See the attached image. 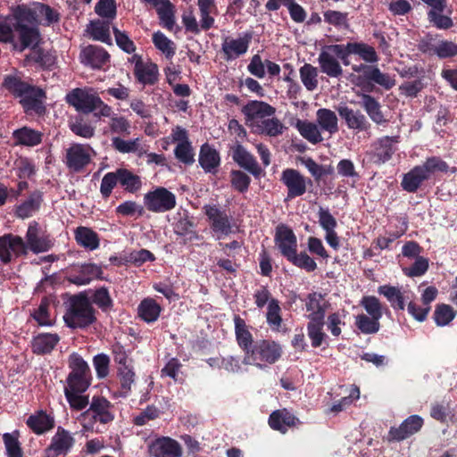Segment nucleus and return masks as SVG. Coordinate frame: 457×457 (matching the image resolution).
Returning a JSON list of instances; mask_svg holds the SVG:
<instances>
[{"instance_id": "obj_1", "label": "nucleus", "mask_w": 457, "mask_h": 457, "mask_svg": "<svg viewBox=\"0 0 457 457\" xmlns=\"http://www.w3.org/2000/svg\"><path fill=\"white\" fill-rule=\"evenodd\" d=\"M65 101L83 113L96 112V116L111 117L112 107L102 101L98 93L92 87H77L69 92Z\"/></svg>"}, {"instance_id": "obj_2", "label": "nucleus", "mask_w": 457, "mask_h": 457, "mask_svg": "<svg viewBox=\"0 0 457 457\" xmlns=\"http://www.w3.org/2000/svg\"><path fill=\"white\" fill-rule=\"evenodd\" d=\"M63 319L68 327L76 328L87 327L95 321L96 317L87 299L81 295H75L71 298Z\"/></svg>"}, {"instance_id": "obj_3", "label": "nucleus", "mask_w": 457, "mask_h": 457, "mask_svg": "<svg viewBox=\"0 0 457 457\" xmlns=\"http://www.w3.org/2000/svg\"><path fill=\"white\" fill-rule=\"evenodd\" d=\"M282 353L283 350L279 344L275 341L262 340L253 346L251 354L244 356L243 363L263 369L278 361Z\"/></svg>"}, {"instance_id": "obj_4", "label": "nucleus", "mask_w": 457, "mask_h": 457, "mask_svg": "<svg viewBox=\"0 0 457 457\" xmlns=\"http://www.w3.org/2000/svg\"><path fill=\"white\" fill-rule=\"evenodd\" d=\"M93 419L95 421H99L103 424L109 423L114 420V407L105 398L100 396H94L90 403V407L83 412L79 420L85 430L93 428V424L87 420Z\"/></svg>"}, {"instance_id": "obj_5", "label": "nucleus", "mask_w": 457, "mask_h": 457, "mask_svg": "<svg viewBox=\"0 0 457 457\" xmlns=\"http://www.w3.org/2000/svg\"><path fill=\"white\" fill-rule=\"evenodd\" d=\"M275 112V108L269 104L256 100L248 102L242 108L245 124L253 132H255L268 117L273 116Z\"/></svg>"}, {"instance_id": "obj_6", "label": "nucleus", "mask_w": 457, "mask_h": 457, "mask_svg": "<svg viewBox=\"0 0 457 457\" xmlns=\"http://www.w3.org/2000/svg\"><path fill=\"white\" fill-rule=\"evenodd\" d=\"M204 209L217 239H221L237 230L228 215L216 205H205Z\"/></svg>"}, {"instance_id": "obj_7", "label": "nucleus", "mask_w": 457, "mask_h": 457, "mask_svg": "<svg viewBox=\"0 0 457 457\" xmlns=\"http://www.w3.org/2000/svg\"><path fill=\"white\" fill-rule=\"evenodd\" d=\"M345 50L339 45L326 46L322 48L318 62L323 73L331 78L342 75L343 70L337 57H344Z\"/></svg>"}, {"instance_id": "obj_8", "label": "nucleus", "mask_w": 457, "mask_h": 457, "mask_svg": "<svg viewBox=\"0 0 457 457\" xmlns=\"http://www.w3.org/2000/svg\"><path fill=\"white\" fill-rule=\"evenodd\" d=\"M26 255L25 240L17 235L7 233L0 237V262L11 263Z\"/></svg>"}, {"instance_id": "obj_9", "label": "nucleus", "mask_w": 457, "mask_h": 457, "mask_svg": "<svg viewBox=\"0 0 457 457\" xmlns=\"http://www.w3.org/2000/svg\"><path fill=\"white\" fill-rule=\"evenodd\" d=\"M147 210L154 212H164L176 206V196L165 187H157L144 197Z\"/></svg>"}, {"instance_id": "obj_10", "label": "nucleus", "mask_w": 457, "mask_h": 457, "mask_svg": "<svg viewBox=\"0 0 457 457\" xmlns=\"http://www.w3.org/2000/svg\"><path fill=\"white\" fill-rule=\"evenodd\" d=\"M95 151L88 145L73 144L66 150L65 164L74 172L82 170L90 163Z\"/></svg>"}, {"instance_id": "obj_11", "label": "nucleus", "mask_w": 457, "mask_h": 457, "mask_svg": "<svg viewBox=\"0 0 457 457\" xmlns=\"http://www.w3.org/2000/svg\"><path fill=\"white\" fill-rule=\"evenodd\" d=\"M75 445L74 435L62 427H58L45 450V457H58L68 454Z\"/></svg>"}, {"instance_id": "obj_12", "label": "nucleus", "mask_w": 457, "mask_h": 457, "mask_svg": "<svg viewBox=\"0 0 457 457\" xmlns=\"http://www.w3.org/2000/svg\"><path fill=\"white\" fill-rule=\"evenodd\" d=\"M252 36L248 33L234 36H226L221 44V52L228 62L236 60L244 55L249 48Z\"/></svg>"}, {"instance_id": "obj_13", "label": "nucleus", "mask_w": 457, "mask_h": 457, "mask_svg": "<svg viewBox=\"0 0 457 457\" xmlns=\"http://www.w3.org/2000/svg\"><path fill=\"white\" fill-rule=\"evenodd\" d=\"M39 226L37 222H30L25 236L26 254L29 251L40 253L49 251L53 241L48 236H40Z\"/></svg>"}, {"instance_id": "obj_14", "label": "nucleus", "mask_w": 457, "mask_h": 457, "mask_svg": "<svg viewBox=\"0 0 457 457\" xmlns=\"http://www.w3.org/2000/svg\"><path fill=\"white\" fill-rule=\"evenodd\" d=\"M148 453L153 457H181L183 451L178 441L169 436H162L149 444Z\"/></svg>"}, {"instance_id": "obj_15", "label": "nucleus", "mask_w": 457, "mask_h": 457, "mask_svg": "<svg viewBox=\"0 0 457 457\" xmlns=\"http://www.w3.org/2000/svg\"><path fill=\"white\" fill-rule=\"evenodd\" d=\"M275 244L287 260L297 251V239L293 230L286 225L276 228Z\"/></svg>"}, {"instance_id": "obj_16", "label": "nucleus", "mask_w": 457, "mask_h": 457, "mask_svg": "<svg viewBox=\"0 0 457 457\" xmlns=\"http://www.w3.org/2000/svg\"><path fill=\"white\" fill-rule=\"evenodd\" d=\"M281 180L287 188V197L295 198L306 192V179L296 170H283Z\"/></svg>"}, {"instance_id": "obj_17", "label": "nucleus", "mask_w": 457, "mask_h": 457, "mask_svg": "<svg viewBox=\"0 0 457 457\" xmlns=\"http://www.w3.org/2000/svg\"><path fill=\"white\" fill-rule=\"evenodd\" d=\"M131 62L135 63L134 72L137 80L144 85H152L158 79V67L156 64L144 62L140 57L134 55Z\"/></svg>"}, {"instance_id": "obj_18", "label": "nucleus", "mask_w": 457, "mask_h": 457, "mask_svg": "<svg viewBox=\"0 0 457 457\" xmlns=\"http://www.w3.org/2000/svg\"><path fill=\"white\" fill-rule=\"evenodd\" d=\"M423 425V419L419 415L407 418L398 428H391L389 437L391 440L401 441L417 433Z\"/></svg>"}, {"instance_id": "obj_19", "label": "nucleus", "mask_w": 457, "mask_h": 457, "mask_svg": "<svg viewBox=\"0 0 457 457\" xmlns=\"http://www.w3.org/2000/svg\"><path fill=\"white\" fill-rule=\"evenodd\" d=\"M232 158L241 168L246 170L254 177H259L262 174V170L257 161L242 145L234 146Z\"/></svg>"}, {"instance_id": "obj_20", "label": "nucleus", "mask_w": 457, "mask_h": 457, "mask_svg": "<svg viewBox=\"0 0 457 457\" xmlns=\"http://www.w3.org/2000/svg\"><path fill=\"white\" fill-rule=\"evenodd\" d=\"M29 12L26 8H21L12 16L0 18V42L7 43L13 39L14 30H18L21 20Z\"/></svg>"}, {"instance_id": "obj_21", "label": "nucleus", "mask_w": 457, "mask_h": 457, "mask_svg": "<svg viewBox=\"0 0 457 457\" xmlns=\"http://www.w3.org/2000/svg\"><path fill=\"white\" fill-rule=\"evenodd\" d=\"M235 335L238 346L244 351L245 356L251 354L253 337L250 327L238 315L234 317Z\"/></svg>"}, {"instance_id": "obj_22", "label": "nucleus", "mask_w": 457, "mask_h": 457, "mask_svg": "<svg viewBox=\"0 0 457 457\" xmlns=\"http://www.w3.org/2000/svg\"><path fill=\"white\" fill-rule=\"evenodd\" d=\"M80 59L84 64L98 69L108 62L109 54L102 47L88 46L81 51Z\"/></svg>"}, {"instance_id": "obj_23", "label": "nucleus", "mask_w": 457, "mask_h": 457, "mask_svg": "<svg viewBox=\"0 0 457 457\" xmlns=\"http://www.w3.org/2000/svg\"><path fill=\"white\" fill-rule=\"evenodd\" d=\"M340 117L345 121L350 129L363 131L368 128V121L360 111H354L346 105H340L337 108Z\"/></svg>"}, {"instance_id": "obj_24", "label": "nucleus", "mask_w": 457, "mask_h": 457, "mask_svg": "<svg viewBox=\"0 0 457 457\" xmlns=\"http://www.w3.org/2000/svg\"><path fill=\"white\" fill-rule=\"evenodd\" d=\"M298 420L286 409L273 411L269 418V425L274 430L286 433L289 428L295 427Z\"/></svg>"}, {"instance_id": "obj_25", "label": "nucleus", "mask_w": 457, "mask_h": 457, "mask_svg": "<svg viewBox=\"0 0 457 457\" xmlns=\"http://www.w3.org/2000/svg\"><path fill=\"white\" fill-rule=\"evenodd\" d=\"M102 269L100 266L94 263H85L80 266L79 274H71L69 276V281L78 285H87L92 280L101 278Z\"/></svg>"}, {"instance_id": "obj_26", "label": "nucleus", "mask_w": 457, "mask_h": 457, "mask_svg": "<svg viewBox=\"0 0 457 457\" xmlns=\"http://www.w3.org/2000/svg\"><path fill=\"white\" fill-rule=\"evenodd\" d=\"M316 123L320 131L330 136L338 132V119L336 112L330 109L320 108L316 112Z\"/></svg>"}, {"instance_id": "obj_27", "label": "nucleus", "mask_w": 457, "mask_h": 457, "mask_svg": "<svg viewBox=\"0 0 457 457\" xmlns=\"http://www.w3.org/2000/svg\"><path fill=\"white\" fill-rule=\"evenodd\" d=\"M420 48L424 53L436 54L439 58H448L457 54V45L447 40H442L435 44L422 43Z\"/></svg>"}, {"instance_id": "obj_28", "label": "nucleus", "mask_w": 457, "mask_h": 457, "mask_svg": "<svg viewBox=\"0 0 457 457\" xmlns=\"http://www.w3.org/2000/svg\"><path fill=\"white\" fill-rule=\"evenodd\" d=\"M42 97L43 91L31 86H29L26 91H23V93L19 96L20 103L27 112L31 111L36 112H41L43 109L41 102Z\"/></svg>"}, {"instance_id": "obj_29", "label": "nucleus", "mask_w": 457, "mask_h": 457, "mask_svg": "<svg viewBox=\"0 0 457 457\" xmlns=\"http://www.w3.org/2000/svg\"><path fill=\"white\" fill-rule=\"evenodd\" d=\"M378 291L388 300L394 309L404 310V301L410 298L407 290H401L396 287L385 285L379 287Z\"/></svg>"}, {"instance_id": "obj_30", "label": "nucleus", "mask_w": 457, "mask_h": 457, "mask_svg": "<svg viewBox=\"0 0 457 457\" xmlns=\"http://www.w3.org/2000/svg\"><path fill=\"white\" fill-rule=\"evenodd\" d=\"M327 307L328 303L320 294L312 293L309 295L306 310L309 312L308 318L310 320H324Z\"/></svg>"}, {"instance_id": "obj_31", "label": "nucleus", "mask_w": 457, "mask_h": 457, "mask_svg": "<svg viewBox=\"0 0 457 457\" xmlns=\"http://www.w3.org/2000/svg\"><path fill=\"white\" fill-rule=\"evenodd\" d=\"M26 423L34 433L41 435L54 427V420L45 411H38L30 415Z\"/></svg>"}, {"instance_id": "obj_32", "label": "nucleus", "mask_w": 457, "mask_h": 457, "mask_svg": "<svg viewBox=\"0 0 457 457\" xmlns=\"http://www.w3.org/2000/svg\"><path fill=\"white\" fill-rule=\"evenodd\" d=\"M219 153L208 144L202 145L199 154V163L205 172H214L220 165Z\"/></svg>"}, {"instance_id": "obj_33", "label": "nucleus", "mask_w": 457, "mask_h": 457, "mask_svg": "<svg viewBox=\"0 0 457 457\" xmlns=\"http://www.w3.org/2000/svg\"><path fill=\"white\" fill-rule=\"evenodd\" d=\"M161 312V305L150 297L143 299L137 307L138 317L147 323L156 321Z\"/></svg>"}, {"instance_id": "obj_34", "label": "nucleus", "mask_w": 457, "mask_h": 457, "mask_svg": "<svg viewBox=\"0 0 457 457\" xmlns=\"http://www.w3.org/2000/svg\"><path fill=\"white\" fill-rule=\"evenodd\" d=\"M300 135L312 144H317L323 140L321 131L317 123L308 120H296L293 124Z\"/></svg>"}, {"instance_id": "obj_35", "label": "nucleus", "mask_w": 457, "mask_h": 457, "mask_svg": "<svg viewBox=\"0 0 457 457\" xmlns=\"http://www.w3.org/2000/svg\"><path fill=\"white\" fill-rule=\"evenodd\" d=\"M77 243L90 251L99 247L100 240L98 235L87 227H79L75 230Z\"/></svg>"}, {"instance_id": "obj_36", "label": "nucleus", "mask_w": 457, "mask_h": 457, "mask_svg": "<svg viewBox=\"0 0 457 457\" xmlns=\"http://www.w3.org/2000/svg\"><path fill=\"white\" fill-rule=\"evenodd\" d=\"M112 145L116 151L121 154L135 153L137 154L138 156L146 154V150L141 145L139 138L125 140L119 137H114L112 138Z\"/></svg>"}, {"instance_id": "obj_37", "label": "nucleus", "mask_w": 457, "mask_h": 457, "mask_svg": "<svg viewBox=\"0 0 457 457\" xmlns=\"http://www.w3.org/2000/svg\"><path fill=\"white\" fill-rule=\"evenodd\" d=\"M59 340L57 334H39L32 341L33 352L37 354L50 353Z\"/></svg>"}, {"instance_id": "obj_38", "label": "nucleus", "mask_w": 457, "mask_h": 457, "mask_svg": "<svg viewBox=\"0 0 457 457\" xmlns=\"http://www.w3.org/2000/svg\"><path fill=\"white\" fill-rule=\"evenodd\" d=\"M428 179V178L425 171H423L421 167L419 165L414 167L403 176L402 180V187L408 192H415L422 184V182Z\"/></svg>"}, {"instance_id": "obj_39", "label": "nucleus", "mask_w": 457, "mask_h": 457, "mask_svg": "<svg viewBox=\"0 0 457 457\" xmlns=\"http://www.w3.org/2000/svg\"><path fill=\"white\" fill-rule=\"evenodd\" d=\"M13 138L19 145L35 146L40 144L42 140V134L35 129L23 127L13 131Z\"/></svg>"}, {"instance_id": "obj_40", "label": "nucleus", "mask_w": 457, "mask_h": 457, "mask_svg": "<svg viewBox=\"0 0 457 457\" xmlns=\"http://www.w3.org/2000/svg\"><path fill=\"white\" fill-rule=\"evenodd\" d=\"M118 179L120 186L128 192L135 193L142 187L141 178L127 169H118Z\"/></svg>"}, {"instance_id": "obj_41", "label": "nucleus", "mask_w": 457, "mask_h": 457, "mask_svg": "<svg viewBox=\"0 0 457 457\" xmlns=\"http://www.w3.org/2000/svg\"><path fill=\"white\" fill-rule=\"evenodd\" d=\"M41 201L39 194H32L26 201L16 207V216L21 219H27L32 216L39 209Z\"/></svg>"}, {"instance_id": "obj_42", "label": "nucleus", "mask_w": 457, "mask_h": 457, "mask_svg": "<svg viewBox=\"0 0 457 457\" xmlns=\"http://www.w3.org/2000/svg\"><path fill=\"white\" fill-rule=\"evenodd\" d=\"M286 130L287 127L278 118L271 116L268 117L254 133L275 137L282 135Z\"/></svg>"}, {"instance_id": "obj_43", "label": "nucleus", "mask_w": 457, "mask_h": 457, "mask_svg": "<svg viewBox=\"0 0 457 457\" xmlns=\"http://www.w3.org/2000/svg\"><path fill=\"white\" fill-rule=\"evenodd\" d=\"M361 105L374 122L381 124L386 121L380 110V104L373 96L370 95H362Z\"/></svg>"}, {"instance_id": "obj_44", "label": "nucleus", "mask_w": 457, "mask_h": 457, "mask_svg": "<svg viewBox=\"0 0 457 457\" xmlns=\"http://www.w3.org/2000/svg\"><path fill=\"white\" fill-rule=\"evenodd\" d=\"M87 31L95 40H99L104 43L111 42L109 21H91L87 26Z\"/></svg>"}, {"instance_id": "obj_45", "label": "nucleus", "mask_w": 457, "mask_h": 457, "mask_svg": "<svg viewBox=\"0 0 457 457\" xmlns=\"http://www.w3.org/2000/svg\"><path fill=\"white\" fill-rule=\"evenodd\" d=\"M17 31H19L21 44L20 51L27 47L34 48L37 46L39 42V33L37 29L29 28L21 21Z\"/></svg>"}, {"instance_id": "obj_46", "label": "nucleus", "mask_w": 457, "mask_h": 457, "mask_svg": "<svg viewBox=\"0 0 457 457\" xmlns=\"http://www.w3.org/2000/svg\"><path fill=\"white\" fill-rule=\"evenodd\" d=\"M379 320L364 313L358 314L355 317V326L363 334H375L380 328Z\"/></svg>"}, {"instance_id": "obj_47", "label": "nucleus", "mask_w": 457, "mask_h": 457, "mask_svg": "<svg viewBox=\"0 0 457 457\" xmlns=\"http://www.w3.org/2000/svg\"><path fill=\"white\" fill-rule=\"evenodd\" d=\"M52 303L49 299H44L38 308L34 312L33 318L40 326H51L54 322V317L51 312Z\"/></svg>"}, {"instance_id": "obj_48", "label": "nucleus", "mask_w": 457, "mask_h": 457, "mask_svg": "<svg viewBox=\"0 0 457 457\" xmlns=\"http://www.w3.org/2000/svg\"><path fill=\"white\" fill-rule=\"evenodd\" d=\"M90 374H69L64 391L85 392L90 385Z\"/></svg>"}, {"instance_id": "obj_49", "label": "nucleus", "mask_w": 457, "mask_h": 457, "mask_svg": "<svg viewBox=\"0 0 457 457\" xmlns=\"http://www.w3.org/2000/svg\"><path fill=\"white\" fill-rule=\"evenodd\" d=\"M300 79L305 88L313 91L318 87V70L312 64L305 63L300 68Z\"/></svg>"}, {"instance_id": "obj_50", "label": "nucleus", "mask_w": 457, "mask_h": 457, "mask_svg": "<svg viewBox=\"0 0 457 457\" xmlns=\"http://www.w3.org/2000/svg\"><path fill=\"white\" fill-rule=\"evenodd\" d=\"M368 71L369 74L366 79L379 85L385 89H390L395 85L394 77L382 72L377 66L368 69Z\"/></svg>"}, {"instance_id": "obj_51", "label": "nucleus", "mask_w": 457, "mask_h": 457, "mask_svg": "<svg viewBox=\"0 0 457 457\" xmlns=\"http://www.w3.org/2000/svg\"><path fill=\"white\" fill-rule=\"evenodd\" d=\"M153 42L155 47L161 51L168 59H171L176 52L175 44L163 33L158 31L153 35Z\"/></svg>"}, {"instance_id": "obj_52", "label": "nucleus", "mask_w": 457, "mask_h": 457, "mask_svg": "<svg viewBox=\"0 0 457 457\" xmlns=\"http://www.w3.org/2000/svg\"><path fill=\"white\" fill-rule=\"evenodd\" d=\"M324 320H310L307 326L308 337L312 341L313 347H319L322 345L326 335L322 331Z\"/></svg>"}, {"instance_id": "obj_53", "label": "nucleus", "mask_w": 457, "mask_h": 457, "mask_svg": "<svg viewBox=\"0 0 457 457\" xmlns=\"http://www.w3.org/2000/svg\"><path fill=\"white\" fill-rule=\"evenodd\" d=\"M266 319L272 330L278 331L279 329L282 319L280 316V307L277 300L271 299L269 302Z\"/></svg>"}, {"instance_id": "obj_54", "label": "nucleus", "mask_w": 457, "mask_h": 457, "mask_svg": "<svg viewBox=\"0 0 457 457\" xmlns=\"http://www.w3.org/2000/svg\"><path fill=\"white\" fill-rule=\"evenodd\" d=\"M349 52L360 55L364 61L376 62L378 61L377 54L373 47L359 43H348Z\"/></svg>"}, {"instance_id": "obj_55", "label": "nucleus", "mask_w": 457, "mask_h": 457, "mask_svg": "<svg viewBox=\"0 0 457 457\" xmlns=\"http://www.w3.org/2000/svg\"><path fill=\"white\" fill-rule=\"evenodd\" d=\"M288 261L295 266L303 269L306 271H313L317 269V263L305 252L297 253V251L290 256Z\"/></svg>"}, {"instance_id": "obj_56", "label": "nucleus", "mask_w": 457, "mask_h": 457, "mask_svg": "<svg viewBox=\"0 0 457 457\" xmlns=\"http://www.w3.org/2000/svg\"><path fill=\"white\" fill-rule=\"evenodd\" d=\"M3 437L7 457H22V451L18 440V434L5 433Z\"/></svg>"}, {"instance_id": "obj_57", "label": "nucleus", "mask_w": 457, "mask_h": 457, "mask_svg": "<svg viewBox=\"0 0 457 457\" xmlns=\"http://www.w3.org/2000/svg\"><path fill=\"white\" fill-rule=\"evenodd\" d=\"M155 7L162 24L165 28L171 29L174 25V15L170 2L165 0Z\"/></svg>"}, {"instance_id": "obj_58", "label": "nucleus", "mask_w": 457, "mask_h": 457, "mask_svg": "<svg viewBox=\"0 0 457 457\" xmlns=\"http://www.w3.org/2000/svg\"><path fill=\"white\" fill-rule=\"evenodd\" d=\"M455 317L453 309L446 304L439 305L434 313L436 325L444 327L448 325Z\"/></svg>"}, {"instance_id": "obj_59", "label": "nucleus", "mask_w": 457, "mask_h": 457, "mask_svg": "<svg viewBox=\"0 0 457 457\" xmlns=\"http://www.w3.org/2000/svg\"><path fill=\"white\" fill-rule=\"evenodd\" d=\"M303 164L309 172L316 179H319L323 176L330 175L333 173L334 169L332 166H323L317 163L313 159L307 158L303 160Z\"/></svg>"}, {"instance_id": "obj_60", "label": "nucleus", "mask_w": 457, "mask_h": 457, "mask_svg": "<svg viewBox=\"0 0 457 457\" xmlns=\"http://www.w3.org/2000/svg\"><path fill=\"white\" fill-rule=\"evenodd\" d=\"M4 86L6 89L19 97L23 91H26L29 85L21 81L17 75H8L4 79Z\"/></svg>"}, {"instance_id": "obj_61", "label": "nucleus", "mask_w": 457, "mask_h": 457, "mask_svg": "<svg viewBox=\"0 0 457 457\" xmlns=\"http://www.w3.org/2000/svg\"><path fill=\"white\" fill-rule=\"evenodd\" d=\"M4 86L6 89L19 97L23 91H26L29 85L21 81L17 75H8L4 79Z\"/></svg>"}, {"instance_id": "obj_62", "label": "nucleus", "mask_w": 457, "mask_h": 457, "mask_svg": "<svg viewBox=\"0 0 457 457\" xmlns=\"http://www.w3.org/2000/svg\"><path fill=\"white\" fill-rule=\"evenodd\" d=\"M4 86L6 89L19 97L23 91H26L29 85L21 81L17 75H8L4 79Z\"/></svg>"}, {"instance_id": "obj_63", "label": "nucleus", "mask_w": 457, "mask_h": 457, "mask_svg": "<svg viewBox=\"0 0 457 457\" xmlns=\"http://www.w3.org/2000/svg\"><path fill=\"white\" fill-rule=\"evenodd\" d=\"M176 158L186 164L195 162V154L190 142L179 143L174 150Z\"/></svg>"}, {"instance_id": "obj_64", "label": "nucleus", "mask_w": 457, "mask_h": 457, "mask_svg": "<svg viewBox=\"0 0 457 457\" xmlns=\"http://www.w3.org/2000/svg\"><path fill=\"white\" fill-rule=\"evenodd\" d=\"M361 305L364 308L368 315L381 319L382 308L378 298L375 296H364L361 301Z\"/></svg>"}]
</instances>
